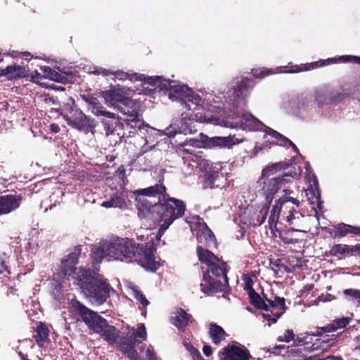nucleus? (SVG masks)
<instances>
[{
    "instance_id": "obj_1",
    "label": "nucleus",
    "mask_w": 360,
    "mask_h": 360,
    "mask_svg": "<svg viewBox=\"0 0 360 360\" xmlns=\"http://www.w3.org/2000/svg\"><path fill=\"white\" fill-rule=\"evenodd\" d=\"M70 305L72 313L79 317L77 320L84 321L90 330L98 334L109 345L115 346L131 360H139L136 345L147 338L146 329L143 323H140L136 329L132 328V332L122 336L118 328L110 325L105 319L86 307L79 300L72 299L70 302Z\"/></svg>"
},
{
    "instance_id": "obj_2",
    "label": "nucleus",
    "mask_w": 360,
    "mask_h": 360,
    "mask_svg": "<svg viewBox=\"0 0 360 360\" xmlns=\"http://www.w3.org/2000/svg\"><path fill=\"white\" fill-rule=\"evenodd\" d=\"M155 244L153 240L140 244L133 239L122 238L94 247L91 253V264L94 268H96L103 258L110 257L121 261L136 262L146 270L155 272L160 266L155 260Z\"/></svg>"
},
{
    "instance_id": "obj_3",
    "label": "nucleus",
    "mask_w": 360,
    "mask_h": 360,
    "mask_svg": "<svg viewBox=\"0 0 360 360\" xmlns=\"http://www.w3.org/2000/svg\"><path fill=\"white\" fill-rule=\"evenodd\" d=\"M196 253L199 261L207 266L206 269L201 267L202 271V280L200 285L201 291L207 295L226 292V289L229 287L227 272L229 269L226 262L202 246L197 247Z\"/></svg>"
},
{
    "instance_id": "obj_4",
    "label": "nucleus",
    "mask_w": 360,
    "mask_h": 360,
    "mask_svg": "<svg viewBox=\"0 0 360 360\" xmlns=\"http://www.w3.org/2000/svg\"><path fill=\"white\" fill-rule=\"evenodd\" d=\"M168 96L173 101L180 100L183 108L193 110L189 114H182V120L185 124H191L193 121L200 123H215L217 121V119L200 108L202 102L201 97L193 92L188 86L176 84L174 82ZM187 129L190 133L197 131L195 127L187 126Z\"/></svg>"
},
{
    "instance_id": "obj_5",
    "label": "nucleus",
    "mask_w": 360,
    "mask_h": 360,
    "mask_svg": "<svg viewBox=\"0 0 360 360\" xmlns=\"http://www.w3.org/2000/svg\"><path fill=\"white\" fill-rule=\"evenodd\" d=\"M75 285L79 288L90 302L97 305H101L106 302L112 289L102 275L96 274L89 269H82L77 276Z\"/></svg>"
},
{
    "instance_id": "obj_6",
    "label": "nucleus",
    "mask_w": 360,
    "mask_h": 360,
    "mask_svg": "<svg viewBox=\"0 0 360 360\" xmlns=\"http://www.w3.org/2000/svg\"><path fill=\"white\" fill-rule=\"evenodd\" d=\"M186 203L180 199L170 197L167 193L164 198L153 207V212L157 213L160 222L156 239L160 240L165 231L176 219L181 218L186 212Z\"/></svg>"
},
{
    "instance_id": "obj_7",
    "label": "nucleus",
    "mask_w": 360,
    "mask_h": 360,
    "mask_svg": "<svg viewBox=\"0 0 360 360\" xmlns=\"http://www.w3.org/2000/svg\"><path fill=\"white\" fill-rule=\"evenodd\" d=\"M43 74L39 73L37 69L30 75L27 73L29 69H0V77H6L8 80L27 77L30 80L41 84L43 79H49L63 84H72L77 81V75L72 71H63L62 69H41Z\"/></svg>"
},
{
    "instance_id": "obj_8",
    "label": "nucleus",
    "mask_w": 360,
    "mask_h": 360,
    "mask_svg": "<svg viewBox=\"0 0 360 360\" xmlns=\"http://www.w3.org/2000/svg\"><path fill=\"white\" fill-rule=\"evenodd\" d=\"M200 139H190L186 140L181 146H191L195 148H232L233 146L243 143L244 137H237L236 134H229L227 136L209 137L207 135L200 133Z\"/></svg>"
},
{
    "instance_id": "obj_9",
    "label": "nucleus",
    "mask_w": 360,
    "mask_h": 360,
    "mask_svg": "<svg viewBox=\"0 0 360 360\" xmlns=\"http://www.w3.org/2000/svg\"><path fill=\"white\" fill-rule=\"evenodd\" d=\"M62 116L68 124L72 128L85 134L91 133L94 134L96 131V123L95 120L86 115L76 105L70 106L64 110Z\"/></svg>"
},
{
    "instance_id": "obj_10",
    "label": "nucleus",
    "mask_w": 360,
    "mask_h": 360,
    "mask_svg": "<svg viewBox=\"0 0 360 360\" xmlns=\"http://www.w3.org/2000/svg\"><path fill=\"white\" fill-rule=\"evenodd\" d=\"M82 253L81 246H75L72 252H70L67 257L61 260L60 271L58 272L59 276L62 278L72 277L74 280L73 283L76 285L77 276H79V273L82 270H87L83 266L77 268L76 265L78 263L79 257Z\"/></svg>"
},
{
    "instance_id": "obj_11",
    "label": "nucleus",
    "mask_w": 360,
    "mask_h": 360,
    "mask_svg": "<svg viewBox=\"0 0 360 360\" xmlns=\"http://www.w3.org/2000/svg\"><path fill=\"white\" fill-rule=\"evenodd\" d=\"M285 301L283 297L274 295L271 293V296L266 298L267 310L263 313V317L271 321L273 323H276L278 319L283 314L287 309Z\"/></svg>"
},
{
    "instance_id": "obj_12",
    "label": "nucleus",
    "mask_w": 360,
    "mask_h": 360,
    "mask_svg": "<svg viewBox=\"0 0 360 360\" xmlns=\"http://www.w3.org/2000/svg\"><path fill=\"white\" fill-rule=\"evenodd\" d=\"M105 117L101 121L106 136L117 135L120 138L125 136L124 124L122 118L116 114L106 110L101 115Z\"/></svg>"
},
{
    "instance_id": "obj_13",
    "label": "nucleus",
    "mask_w": 360,
    "mask_h": 360,
    "mask_svg": "<svg viewBox=\"0 0 360 360\" xmlns=\"http://www.w3.org/2000/svg\"><path fill=\"white\" fill-rule=\"evenodd\" d=\"M218 355L220 360H250L252 357L248 349L235 345H228L219 352Z\"/></svg>"
},
{
    "instance_id": "obj_14",
    "label": "nucleus",
    "mask_w": 360,
    "mask_h": 360,
    "mask_svg": "<svg viewBox=\"0 0 360 360\" xmlns=\"http://www.w3.org/2000/svg\"><path fill=\"white\" fill-rule=\"evenodd\" d=\"M128 91H130L129 89L112 86L109 90L102 91L101 95L108 105L118 108L128 98Z\"/></svg>"
},
{
    "instance_id": "obj_15",
    "label": "nucleus",
    "mask_w": 360,
    "mask_h": 360,
    "mask_svg": "<svg viewBox=\"0 0 360 360\" xmlns=\"http://www.w3.org/2000/svg\"><path fill=\"white\" fill-rule=\"evenodd\" d=\"M290 172L285 173L284 175L277 177H271L269 179H264L262 190L266 195V198L272 199L274 194L285 186V184L290 182L286 178L291 176Z\"/></svg>"
},
{
    "instance_id": "obj_16",
    "label": "nucleus",
    "mask_w": 360,
    "mask_h": 360,
    "mask_svg": "<svg viewBox=\"0 0 360 360\" xmlns=\"http://www.w3.org/2000/svg\"><path fill=\"white\" fill-rule=\"evenodd\" d=\"M349 96V94L332 91L328 87L320 89L316 91V101L319 104H328L339 102Z\"/></svg>"
},
{
    "instance_id": "obj_17",
    "label": "nucleus",
    "mask_w": 360,
    "mask_h": 360,
    "mask_svg": "<svg viewBox=\"0 0 360 360\" xmlns=\"http://www.w3.org/2000/svg\"><path fill=\"white\" fill-rule=\"evenodd\" d=\"M94 75H103V76L111 77L113 79H119L122 81L129 80L136 82L141 79V75L136 72H125L121 70L112 72L110 69H94L93 71L89 72Z\"/></svg>"
},
{
    "instance_id": "obj_18",
    "label": "nucleus",
    "mask_w": 360,
    "mask_h": 360,
    "mask_svg": "<svg viewBox=\"0 0 360 360\" xmlns=\"http://www.w3.org/2000/svg\"><path fill=\"white\" fill-rule=\"evenodd\" d=\"M20 195H5L0 196V216L8 214L18 209L22 202Z\"/></svg>"
},
{
    "instance_id": "obj_19",
    "label": "nucleus",
    "mask_w": 360,
    "mask_h": 360,
    "mask_svg": "<svg viewBox=\"0 0 360 360\" xmlns=\"http://www.w3.org/2000/svg\"><path fill=\"white\" fill-rule=\"evenodd\" d=\"M194 319L191 314H188L184 309L178 308L170 317V322L176 326L180 332H184L188 326L192 323Z\"/></svg>"
},
{
    "instance_id": "obj_20",
    "label": "nucleus",
    "mask_w": 360,
    "mask_h": 360,
    "mask_svg": "<svg viewBox=\"0 0 360 360\" xmlns=\"http://www.w3.org/2000/svg\"><path fill=\"white\" fill-rule=\"evenodd\" d=\"M124 121L127 127L133 129V131H129L132 134H136L139 131L143 135H145L146 133H148L149 130L151 131L153 129V127L145 123L142 118L141 114L127 117Z\"/></svg>"
},
{
    "instance_id": "obj_21",
    "label": "nucleus",
    "mask_w": 360,
    "mask_h": 360,
    "mask_svg": "<svg viewBox=\"0 0 360 360\" xmlns=\"http://www.w3.org/2000/svg\"><path fill=\"white\" fill-rule=\"evenodd\" d=\"M253 80L248 77L238 78L234 80V84L232 86L233 96L235 98L245 96L249 91L254 87Z\"/></svg>"
},
{
    "instance_id": "obj_22",
    "label": "nucleus",
    "mask_w": 360,
    "mask_h": 360,
    "mask_svg": "<svg viewBox=\"0 0 360 360\" xmlns=\"http://www.w3.org/2000/svg\"><path fill=\"white\" fill-rule=\"evenodd\" d=\"M338 62L341 63H354L360 65V56H342L338 57L330 58L326 60H320L311 63L309 68H321L335 64Z\"/></svg>"
},
{
    "instance_id": "obj_23",
    "label": "nucleus",
    "mask_w": 360,
    "mask_h": 360,
    "mask_svg": "<svg viewBox=\"0 0 360 360\" xmlns=\"http://www.w3.org/2000/svg\"><path fill=\"white\" fill-rule=\"evenodd\" d=\"M330 234L334 238H340L347 236H350L351 237L360 236V226L340 223L334 226L333 231Z\"/></svg>"
},
{
    "instance_id": "obj_24",
    "label": "nucleus",
    "mask_w": 360,
    "mask_h": 360,
    "mask_svg": "<svg viewBox=\"0 0 360 360\" xmlns=\"http://www.w3.org/2000/svg\"><path fill=\"white\" fill-rule=\"evenodd\" d=\"M305 196L307 200L312 205L316 204L317 207L321 210L323 206V201L321 200V193L318 188V180L314 176V184H310L308 188L304 189Z\"/></svg>"
},
{
    "instance_id": "obj_25",
    "label": "nucleus",
    "mask_w": 360,
    "mask_h": 360,
    "mask_svg": "<svg viewBox=\"0 0 360 360\" xmlns=\"http://www.w3.org/2000/svg\"><path fill=\"white\" fill-rule=\"evenodd\" d=\"M141 107L140 101L128 97L122 105H120L118 110L127 117H129L141 114Z\"/></svg>"
},
{
    "instance_id": "obj_26",
    "label": "nucleus",
    "mask_w": 360,
    "mask_h": 360,
    "mask_svg": "<svg viewBox=\"0 0 360 360\" xmlns=\"http://www.w3.org/2000/svg\"><path fill=\"white\" fill-rule=\"evenodd\" d=\"M137 193L144 195L147 197H158L159 200L164 198V195L167 194V188L164 185L163 181H159L158 184L149 186L146 188H140L136 190Z\"/></svg>"
},
{
    "instance_id": "obj_27",
    "label": "nucleus",
    "mask_w": 360,
    "mask_h": 360,
    "mask_svg": "<svg viewBox=\"0 0 360 360\" xmlns=\"http://www.w3.org/2000/svg\"><path fill=\"white\" fill-rule=\"evenodd\" d=\"M292 164V160H289L288 162H278L276 163L267 165L262 172L261 179H269L270 176L276 174L278 172L285 170L290 167Z\"/></svg>"
},
{
    "instance_id": "obj_28",
    "label": "nucleus",
    "mask_w": 360,
    "mask_h": 360,
    "mask_svg": "<svg viewBox=\"0 0 360 360\" xmlns=\"http://www.w3.org/2000/svg\"><path fill=\"white\" fill-rule=\"evenodd\" d=\"M255 118L251 115H243L242 119L238 122H233L228 120H223L220 122V125L225 127L237 129L240 128L243 130L252 129V122H255Z\"/></svg>"
},
{
    "instance_id": "obj_29",
    "label": "nucleus",
    "mask_w": 360,
    "mask_h": 360,
    "mask_svg": "<svg viewBox=\"0 0 360 360\" xmlns=\"http://www.w3.org/2000/svg\"><path fill=\"white\" fill-rule=\"evenodd\" d=\"M82 99L86 103L89 108L91 109V112L96 116H99L105 112V107L100 103L98 99L92 94L86 93L81 94Z\"/></svg>"
},
{
    "instance_id": "obj_30",
    "label": "nucleus",
    "mask_w": 360,
    "mask_h": 360,
    "mask_svg": "<svg viewBox=\"0 0 360 360\" xmlns=\"http://www.w3.org/2000/svg\"><path fill=\"white\" fill-rule=\"evenodd\" d=\"M133 194L135 197V200L136 202V207L138 209L139 216L142 213L143 214H144L145 212L149 213H156L155 212H153V207L157 204V202L152 205L146 198V195L139 194V193H137L136 190L134 191Z\"/></svg>"
},
{
    "instance_id": "obj_31",
    "label": "nucleus",
    "mask_w": 360,
    "mask_h": 360,
    "mask_svg": "<svg viewBox=\"0 0 360 360\" xmlns=\"http://www.w3.org/2000/svg\"><path fill=\"white\" fill-rule=\"evenodd\" d=\"M209 334L214 344L218 345L222 340H224L227 335L222 327L215 323L210 324Z\"/></svg>"
},
{
    "instance_id": "obj_32",
    "label": "nucleus",
    "mask_w": 360,
    "mask_h": 360,
    "mask_svg": "<svg viewBox=\"0 0 360 360\" xmlns=\"http://www.w3.org/2000/svg\"><path fill=\"white\" fill-rule=\"evenodd\" d=\"M36 335L34 338L39 347H43L44 342L48 340L49 336V330L44 323H39L36 328Z\"/></svg>"
},
{
    "instance_id": "obj_33",
    "label": "nucleus",
    "mask_w": 360,
    "mask_h": 360,
    "mask_svg": "<svg viewBox=\"0 0 360 360\" xmlns=\"http://www.w3.org/2000/svg\"><path fill=\"white\" fill-rule=\"evenodd\" d=\"M329 255L333 257L353 255L352 248L345 244H336L330 248Z\"/></svg>"
},
{
    "instance_id": "obj_34",
    "label": "nucleus",
    "mask_w": 360,
    "mask_h": 360,
    "mask_svg": "<svg viewBox=\"0 0 360 360\" xmlns=\"http://www.w3.org/2000/svg\"><path fill=\"white\" fill-rule=\"evenodd\" d=\"M250 304L257 309L266 311L265 300L255 290H252L248 295Z\"/></svg>"
},
{
    "instance_id": "obj_35",
    "label": "nucleus",
    "mask_w": 360,
    "mask_h": 360,
    "mask_svg": "<svg viewBox=\"0 0 360 360\" xmlns=\"http://www.w3.org/2000/svg\"><path fill=\"white\" fill-rule=\"evenodd\" d=\"M219 176L217 171H209L205 174L202 188L204 189L212 188L214 186V180Z\"/></svg>"
},
{
    "instance_id": "obj_36",
    "label": "nucleus",
    "mask_w": 360,
    "mask_h": 360,
    "mask_svg": "<svg viewBox=\"0 0 360 360\" xmlns=\"http://www.w3.org/2000/svg\"><path fill=\"white\" fill-rule=\"evenodd\" d=\"M351 319L349 317H341L335 319L333 321L332 323H328L330 331L335 332L339 329H342L346 328L350 323Z\"/></svg>"
},
{
    "instance_id": "obj_37",
    "label": "nucleus",
    "mask_w": 360,
    "mask_h": 360,
    "mask_svg": "<svg viewBox=\"0 0 360 360\" xmlns=\"http://www.w3.org/2000/svg\"><path fill=\"white\" fill-rule=\"evenodd\" d=\"M8 264L9 257L7 256L5 253H1L0 255V274H3V276L6 278H9L11 274V268Z\"/></svg>"
},
{
    "instance_id": "obj_38",
    "label": "nucleus",
    "mask_w": 360,
    "mask_h": 360,
    "mask_svg": "<svg viewBox=\"0 0 360 360\" xmlns=\"http://www.w3.org/2000/svg\"><path fill=\"white\" fill-rule=\"evenodd\" d=\"M342 292L348 301L356 302L358 305H360V290L348 288L344 290Z\"/></svg>"
},
{
    "instance_id": "obj_39",
    "label": "nucleus",
    "mask_w": 360,
    "mask_h": 360,
    "mask_svg": "<svg viewBox=\"0 0 360 360\" xmlns=\"http://www.w3.org/2000/svg\"><path fill=\"white\" fill-rule=\"evenodd\" d=\"M302 167L306 169V173L309 172V162L306 161L300 162L298 158L294 156V179H297L301 176L302 173Z\"/></svg>"
},
{
    "instance_id": "obj_40",
    "label": "nucleus",
    "mask_w": 360,
    "mask_h": 360,
    "mask_svg": "<svg viewBox=\"0 0 360 360\" xmlns=\"http://www.w3.org/2000/svg\"><path fill=\"white\" fill-rule=\"evenodd\" d=\"M271 352L274 354L289 358L292 354V349L290 346L286 347L285 345H277L271 349Z\"/></svg>"
},
{
    "instance_id": "obj_41",
    "label": "nucleus",
    "mask_w": 360,
    "mask_h": 360,
    "mask_svg": "<svg viewBox=\"0 0 360 360\" xmlns=\"http://www.w3.org/2000/svg\"><path fill=\"white\" fill-rule=\"evenodd\" d=\"M131 291L132 296L139 304H142L143 307H147L150 304L149 301L146 299L142 291L139 290L137 286L132 287Z\"/></svg>"
},
{
    "instance_id": "obj_42",
    "label": "nucleus",
    "mask_w": 360,
    "mask_h": 360,
    "mask_svg": "<svg viewBox=\"0 0 360 360\" xmlns=\"http://www.w3.org/2000/svg\"><path fill=\"white\" fill-rule=\"evenodd\" d=\"M124 203V202L120 196L115 195L110 200L103 202L101 206L105 208L121 207Z\"/></svg>"
},
{
    "instance_id": "obj_43",
    "label": "nucleus",
    "mask_w": 360,
    "mask_h": 360,
    "mask_svg": "<svg viewBox=\"0 0 360 360\" xmlns=\"http://www.w3.org/2000/svg\"><path fill=\"white\" fill-rule=\"evenodd\" d=\"M202 235L209 245H210L211 243L216 244L217 239L215 238V236L212 231L207 226L206 224H205V228L202 231Z\"/></svg>"
},
{
    "instance_id": "obj_44",
    "label": "nucleus",
    "mask_w": 360,
    "mask_h": 360,
    "mask_svg": "<svg viewBox=\"0 0 360 360\" xmlns=\"http://www.w3.org/2000/svg\"><path fill=\"white\" fill-rule=\"evenodd\" d=\"M272 136L278 140V143L282 146H292V142L280 133L273 131Z\"/></svg>"
},
{
    "instance_id": "obj_45",
    "label": "nucleus",
    "mask_w": 360,
    "mask_h": 360,
    "mask_svg": "<svg viewBox=\"0 0 360 360\" xmlns=\"http://www.w3.org/2000/svg\"><path fill=\"white\" fill-rule=\"evenodd\" d=\"M257 214L258 217L257 221L255 222V219L252 221V224L255 226H261L265 221L268 214V207L262 208Z\"/></svg>"
},
{
    "instance_id": "obj_46",
    "label": "nucleus",
    "mask_w": 360,
    "mask_h": 360,
    "mask_svg": "<svg viewBox=\"0 0 360 360\" xmlns=\"http://www.w3.org/2000/svg\"><path fill=\"white\" fill-rule=\"evenodd\" d=\"M251 70L252 71L253 76L255 78H259V79L264 78V77H266L270 74L276 73L275 72L271 71V69H266V70H262V69L252 68Z\"/></svg>"
},
{
    "instance_id": "obj_47",
    "label": "nucleus",
    "mask_w": 360,
    "mask_h": 360,
    "mask_svg": "<svg viewBox=\"0 0 360 360\" xmlns=\"http://www.w3.org/2000/svg\"><path fill=\"white\" fill-rule=\"evenodd\" d=\"M174 82V81L169 79H166L162 82H160V89L167 91L168 94L170 93Z\"/></svg>"
},
{
    "instance_id": "obj_48",
    "label": "nucleus",
    "mask_w": 360,
    "mask_h": 360,
    "mask_svg": "<svg viewBox=\"0 0 360 360\" xmlns=\"http://www.w3.org/2000/svg\"><path fill=\"white\" fill-rule=\"evenodd\" d=\"M271 264H273L274 266L278 268V271H284L285 272H290V269L286 266L281 259H277L274 262H271Z\"/></svg>"
},
{
    "instance_id": "obj_49",
    "label": "nucleus",
    "mask_w": 360,
    "mask_h": 360,
    "mask_svg": "<svg viewBox=\"0 0 360 360\" xmlns=\"http://www.w3.org/2000/svg\"><path fill=\"white\" fill-rule=\"evenodd\" d=\"M278 340L286 342H289L290 340H292V330L288 329L284 335H280L278 337Z\"/></svg>"
},
{
    "instance_id": "obj_50",
    "label": "nucleus",
    "mask_w": 360,
    "mask_h": 360,
    "mask_svg": "<svg viewBox=\"0 0 360 360\" xmlns=\"http://www.w3.org/2000/svg\"><path fill=\"white\" fill-rule=\"evenodd\" d=\"M326 333H331L329 324L323 327H317L316 331L313 333L314 335L321 336Z\"/></svg>"
},
{
    "instance_id": "obj_51",
    "label": "nucleus",
    "mask_w": 360,
    "mask_h": 360,
    "mask_svg": "<svg viewBox=\"0 0 360 360\" xmlns=\"http://www.w3.org/2000/svg\"><path fill=\"white\" fill-rule=\"evenodd\" d=\"M177 133V130L172 126L167 127L165 130V134L169 138L174 137Z\"/></svg>"
},
{
    "instance_id": "obj_52",
    "label": "nucleus",
    "mask_w": 360,
    "mask_h": 360,
    "mask_svg": "<svg viewBox=\"0 0 360 360\" xmlns=\"http://www.w3.org/2000/svg\"><path fill=\"white\" fill-rule=\"evenodd\" d=\"M117 175L118 176V177L122 180L123 183L125 184V179H127V176H126V170L124 168L123 166H121L120 167L117 172Z\"/></svg>"
},
{
    "instance_id": "obj_53",
    "label": "nucleus",
    "mask_w": 360,
    "mask_h": 360,
    "mask_svg": "<svg viewBox=\"0 0 360 360\" xmlns=\"http://www.w3.org/2000/svg\"><path fill=\"white\" fill-rule=\"evenodd\" d=\"M191 354L193 356V360H206L202 356L200 352L194 347H193Z\"/></svg>"
},
{
    "instance_id": "obj_54",
    "label": "nucleus",
    "mask_w": 360,
    "mask_h": 360,
    "mask_svg": "<svg viewBox=\"0 0 360 360\" xmlns=\"http://www.w3.org/2000/svg\"><path fill=\"white\" fill-rule=\"evenodd\" d=\"M253 281L251 278H248V280L245 283L244 289L248 291V294L249 295L252 290H255L253 287Z\"/></svg>"
},
{
    "instance_id": "obj_55",
    "label": "nucleus",
    "mask_w": 360,
    "mask_h": 360,
    "mask_svg": "<svg viewBox=\"0 0 360 360\" xmlns=\"http://www.w3.org/2000/svg\"><path fill=\"white\" fill-rule=\"evenodd\" d=\"M202 352L206 356H210L212 354V348L210 345H204L202 347Z\"/></svg>"
},
{
    "instance_id": "obj_56",
    "label": "nucleus",
    "mask_w": 360,
    "mask_h": 360,
    "mask_svg": "<svg viewBox=\"0 0 360 360\" xmlns=\"http://www.w3.org/2000/svg\"><path fill=\"white\" fill-rule=\"evenodd\" d=\"M352 255L360 254V243L355 245H352Z\"/></svg>"
},
{
    "instance_id": "obj_57",
    "label": "nucleus",
    "mask_w": 360,
    "mask_h": 360,
    "mask_svg": "<svg viewBox=\"0 0 360 360\" xmlns=\"http://www.w3.org/2000/svg\"><path fill=\"white\" fill-rule=\"evenodd\" d=\"M50 129L53 133H58L60 131V127L57 124L53 123L50 125Z\"/></svg>"
},
{
    "instance_id": "obj_58",
    "label": "nucleus",
    "mask_w": 360,
    "mask_h": 360,
    "mask_svg": "<svg viewBox=\"0 0 360 360\" xmlns=\"http://www.w3.org/2000/svg\"><path fill=\"white\" fill-rule=\"evenodd\" d=\"M143 160H144V162H143V165L147 167H151V160L149 158H147L146 156L143 157V158H141L140 159V161H142Z\"/></svg>"
},
{
    "instance_id": "obj_59",
    "label": "nucleus",
    "mask_w": 360,
    "mask_h": 360,
    "mask_svg": "<svg viewBox=\"0 0 360 360\" xmlns=\"http://www.w3.org/2000/svg\"><path fill=\"white\" fill-rule=\"evenodd\" d=\"M284 234H285V233H281V238L283 240V241L285 243H292V238H288L287 237H285Z\"/></svg>"
},
{
    "instance_id": "obj_60",
    "label": "nucleus",
    "mask_w": 360,
    "mask_h": 360,
    "mask_svg": "<svg viewBox=\"0 0 360 360\" xmlns=\"http://www.w3.org/2000/svg\"><path fill=\"white\" fill-rule=\"evenodd\" d=\"M275 220V214L274 213H271L269 218V224L271 226L272 224L274 222Z\"/></svg>"
},
{
    "instance_id": "obj_61",
    "label": "nucleus",
    "mask_w": 360,
    "mask_h": 360,
    "mask_svg": "<svg viewBox=\"0 0 360 360\" xmlns=\"http://www.w3.org/2000/svg\"><path fill=\"white\" fill-rule=\"evenodd\" d=\"M18 355L20 357V359L22 360H29L27 357V354H24L22 352H18Z\"/></svg>"
},
{
    "instance_id": "obj_62",
    "label": "nucleus",
    "mask_w": 360,
    "mask_h": 360,
    "mask_svg": "<svg viewBox=\"0 0 360 360\" xmlns=\"http://www.w3.org/2000/svg\"><path fill=\"white\" fill-rule=\"evenodd\" d=\"M354 341L356 344L357 347H359L360 349V335L355 338Z\"/></svg>"
},
{
    "instance_id": "obj_63",
    "label": "nucleus",
    "mask_w": 360,
    "mask_h": 360,
    "mask_svg": "<svg viewBox=\"0 0 360 360\" xmlns=\"http://www.w3.org/2000/svg\"><path fill=\"white\" fill-rule=\"evenodd\" d=\"M30 56V53H22V58L26 59V60H28V57Z\"/></svg>"
},
{
    "instance_id": "obj_64",
    "label": "nucleus",
    "mask_w": 360,
    "mask_h": 360,
    "mask_svg": "<svg viewBox=\"0 0 360 360\" xmlns=\"http://www.w3.org/2000/svg\"><path fill=\"white\" fill-rule=\"evenodd\" d=\"M148 357L150 360H153V359H155V356L153 354H150V351L148 352Z\"/></svg>"
}]
</instances>
